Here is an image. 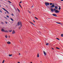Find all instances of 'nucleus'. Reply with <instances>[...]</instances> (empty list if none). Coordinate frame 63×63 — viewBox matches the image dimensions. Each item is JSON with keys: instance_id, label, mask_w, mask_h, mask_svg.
Returning <instances> with one entry per match:
<instances>
[{"instance_id": "obj_28", "label": "nucleus", "mask_w": 63, "mask_h": 63, "mask_svg": "<svg viewBox=\"0 0 63 63\" xmlns=\"http://www.w3.org/2000/svg\"><path fill=\"white\" fill-rule=\"evenodd\" d=\"M50 5H52V3H50Z\"/></svg>"}, {"instance_id": "obj_21", "label": "nucleus", "mask_w": 63, "mask_h": 63, "mask_svg": "<svg viewBox=\"0 0 63 63\" xmlns=\"http://www.w3.org/2000/svg\"><path fill=\"white\" fill-rule=\"evenodd\" d=\"M56 23H57L58 24H61V23H58L57 22H56Z\"/></svg>"}, {"instance_id": "obj_55", "label": "nucleus", "mask_w": 63, "mask_h": 63, "mask_svg": "<svg viewBox=\"0 0 63 63\" xmlns=\"http://www.w3.org/2000/svg\"><path fill=\"white\" fill-rule=\"evenodd\" d=\"M5 1L6 0H5Z\"/></svg>"}, {"instance_id": "obj_13", "label": "nucleus", "mask_w": 63, "mask_h": 63, "mask_svg": "<svg viewBox=\"0 0 63 63\" xmlns=\"http://www.w3.org/2000/svg\"><path fill=\"white\" fill-rule=\"evenodd\" d=\"M4 32H6V33H9V32L8 31L5 30L4 31Z\"/></svg>"}, {"instance_id": "obj_46", "label": "nucleus", "mask_w": 63, "mask_h": 63, "mask_svg": "<svg viewBox=\"0 0 63 63\" xmlns=\"http://www.w3.org/2000/svg\"><path fill=\"white\" fill-rule=\"evenodd\" d=\"M0 12L2 13V11H0Z\"/></svg>"}, {"instance_id": "obj_52", "label": "nucleus", "mask_w": 63, "mask_h": 63, "mask_svg": "<svg viewBox=\"0 0 63 63\" xmlns=\"http://www.w3.org/2000/svg\"><path fill=\"white\" fill-rule=\"evenodd\" d=\"M16 11H17V10L16 9Z\"/></svg>"}, {"instance_id": "obj_22", "label": "nucleus", "mask_w": 63, "mask_h": 63, "mask_svg": "<svg viewBox=\"0 0 63 63\" xmlns=\"http://www.w3.org/2000/svg\"><path fill=\"white\" fill-rule=\"evenodd\" d=\"M4 62H5V60H3V61H2V63H4Z\"/></svg>"}, {"instance_id": "obj_45", "label": "nucleus", "mask_w": 63, "mask_h": 63, "mask_svg": "<svg viewBox=\"0 0 63 63\" xmlns=\"http://www.w3.org/2000/svg\"><path fill=\"white\" fill-rule=\"evenodd\" d=\"M63 24L61 23V25H62Z\"/></svg>"}, {"instance_id": "obj_50", "label": "nucleus", "mask_w": 63, "mask_h": 63, "mask_svg": "<svg viewBox=\"0 0 63 63\" xmlns=\"http://www.w3.org/2000/svg\"><path fill=\"white\" fill-rule=\"evenodd\" d=\"M0 7H1V5H0Z\"/></svg>"}, {"instance_id": "obj_4", "label": "nucleus", "mask_w": 63, "mask_h": 63, "mask_svg": "<svg viewBox=\"0 0 63 63\" xmlns=\"http://www.w3.org/2000/svg\"><path fill=\"white\" fill-rule=\"evenodd\" d=\"M45 5L46 6H47L48 5H49V3L48 2H46L45 3Z\"/></svg>"}, {"instance_id": "obj_5", "label": "nucleus", "mask_w": 63, "mask_h": 63, "mask_svg": "<svg viewBox=\"0 0 63 63\" xmlns=\"http://www.w3.org/2000/svg\"><path fill=\"white\" fill-rule=\"evenodd\" d=\"M43 53L44 55V56H46L47 55V53H46V52H45V51H43Z\"/></svg>"}, {"instance_id": "obj_15", "label": "nucleus", "mask_w": 63, "mask_h": 63, "mask_svg": "<svg viewBox=\"0 0 63 63\" xmlns=\"http://www.w3.org/2000/svg\"><path fill=\"white\" fill-rule=\"evenodd\" d=\"M55 8H56V9H58V7L57 6H55Z\"/></svg>"}, {"instance_id": "obj_31", "label": "nucleus", "mask_w": 63, "mask_h": 63, "mask_svg": "<svg viewBox=\"0 0 63 63\" xmlns=\"http://www.w3.org/2000/svg\"><path fill=\"white\" fill-rule=\"evenodd\" d=\"M6 16L7 17H9L8 16Z\"/></svg>"}, {"instance_id": "obj_19", "label": "nucleus", "mask_w": 63, "mask_h": 63, "mask_svg": "<svg viewBox=\"0 0 63 63\" xmlns=\"http://www.w3.org/2000/svg\"><path fill=\"white\" fill-rule=\"evenodd\" d=\"M30 23H31L32 24H33V25H35L34 24L32 23V22H31L30 21Z\"/></svg>"}, {"instance_id": "obj_43", "label": "nucleus", "mask_w": 63, "mask_h": 63, "mask_svg": "<svg viewBox=\"0 0 63 63\" xmlns=\"http://www.w3.org/2000/svg\"><path fill=\"white\" fill-rule=\"evenodd\" d=\"M40 62L41 63H42V61H40Z\"/></svg>"}, {"instance_id": "obj_44", "label": "nucleus", "mask_w": 63, "mask_h": 63, "mask_svg": "<svg viewBox=\"0 0 63 63\" xmlns=\"http://www.w3.org/2000/svg\"><path fill=\"white\" fill-rule=\"evenodd\" d=\"M6 24H7V22H6Z\"/></svg>"}, {"instance_id": "obj_25", "label": "nucleus", "mask_w": 63, "mask_h": 63, "mask_svg": "<svg viewBox=\"0 0 63 63\" xmlns=\"http://www.w3.org/2000/svg\"><path fill=\"white\" fill-rule=\"evenodd\" d=\"M56 48H57V49H60V48H58V47H56Z\"/></svg>"}, {"instance_id": "obj_36", "label": "nucleus", "mask_w": 63, "mask_h": 63, "mask_svg": "<svg viewBox=\"0 0 63 63\" xmlns=\"http://www.w3.org/2000/svg\"><path fill=\"white\" fill-rule=\"evenodd\" d=\"M52 48V49H53V50H54V48Z\"/></svg>"}, {"instance_id": "obj_51", "label": "nucleus", "mask_w": 63, "mask_h": 63, "mask_svg": "<svg viewBox=\"0 0 63 63\" xmlns=\"http://www.w3.org/2000/svg\"><path fill=\"white\" fill-rule=\"evenodd\" d=\"M5 14H6V12H5Z\"/></svg>"}, {"instance_id": "obj_2", "label": "nucleus", "mask_w": 63, "mask_h": 63, "mask_svg": "<svg viewBox=\"0 0 63 63\" xmlns=\"http://www.w3.org/2000/svg\"><path fill=\"white\" fill-rule=\"evenodd\" d=\"M54 11H55V12L56 13H59L60 12V11H58L57 10H56V9H54Z\"/></svg>"}, {"instance_id": "obj_11", "label": "nucleus", "mask_w": 63, "mask_h": 63, "mask_svg": "<svg viewBox=\"0 0 63 63\" xmlns=\"http://www.w3.org/2000/svg\"><path fill=\"white\" fill-rule=\"evenodd\" d=\"M51 12H53L54 11L53 9L52 8L51 9Z\"/></svg>"}, {"instance_id": "obj_10", "label": "nucleus", "mask_w": 63, "mask_h": 63, "mask_svg": "<svg viewBox=\"0 0 63 63\" xmlns=\"http://www.w3.org/2000/svg\"><path fill=\"white\" fill-rule=\"evenodd\" d=\"M37 56L38 58L39 57V53H38L37 54Z\"/></svg>"}, {"instance_id": "obj_1", "label": "nucleus", "mask_w": 63, "mask_h": 63, "mask_svg": "<svg viewBox=\"0 0 63 63\" xmlns=\"http://www.w3.org/2000/svg\"><path fill=\"white\" fill-rule=\"evenodd\" d=\"M17 24L18 26H19L20 24V26L19 27V30L21 28V27H22V22H21L19 21L17 23Z\"/></svg>"}, {"instance_id": "obj_42", "label": "nucleus", "mask_w": 63, "mask_h": 63, "mask_svg": "<svg viewBox=\"0 0 63 63\" xmlns=\"http://www.w3.org/2000/svg\"><path fill=\"white\" fill-rule=\"evenodd\" d=\"M61 1H63V0H61Z\"/></svg>"}, {"instance_id": "obj_40", "label": "nucleus", "mask_w": 63, "mask_h": 63, "mask_svg": "<svg viewBox=\"0 0 63 63\" xmlns=\"http://www.w3.org/2000/svg\"><path fill=\"white\" fill-rule=\"evenodd\" d=\"M17 63H20V62H17Z\"/></svg>"}, {"instance_id": "obj_23", "label": "nucleus", "mask_w": 63, "mask_h": 63, "mask_svg": "<svg viewBox=\"0 0 63 63\" xmlns=\"http://www.w3.org/2000/svg\"><path fill=\"white\" fill-rule=\"evenodd\" d=\"M59 10H60V9H61V7H60V6H59Z\"/></svg>"}, {"instance_id": "obj_47", "label": "nucleus", "mask_w": 63, "mask_h": 63, "mask_svg": "<svg viewBox=\"0 0 63 63\" xmlns=\"http://www.w3.org/2000/svg\"><path fill=\"white\" fill-rule=\"evenodd\" d=\"M5 18H6V17H5Z\"/></svg>"}, {"instance_id": "obj_9", "label": "nucleus", "mask_w": 63, "mask_h": 63, "mask_svg": "<svg viewBox=\"0 0 63 63\" xmlns=\"http://www.w3.org/2000/svg\"><path fill=\"white\" fill-rule=\"evenodd\" d=\"M53 16H56V17L57 16V15H56L55 14H52Z\"/></svg>"}, {"instance_id": "obj_26", "label": "nucleus", "mask_w": 63, "mask_h": 63, "mask_svg": "<svg viewBox=\"0 0 63 63\" xmlns=\"http://www.w3.org/2000/svg\"><path fill=\"white\" fill-rule=\"evenodd\" d=\"M5 37L6 38H7V35H5Z\"/></svg>"}, {"instance_id": "obj_29", "label": "nucleus", "mask_w": 63, "mask_h": 63, "mask_svg": "<svg viewBox=\"0 0 63 63\" xmlns=\"http://www.w3.org/2000/svg\"><path fill=\"white\" fill-rule=\"evenodd\" d=\"M19 6H20V7H21V8H22V7H21V5H20V4H19Z\"/></svg>"}, {"instance_id": "obj_54", "label": "nucleus", "mask_w": 63, "mask_h": 63, "mask_svg": "<svg viewBox=\"0 0 63 63\" xmlns=\"http://www.w3.org/2000/svg\"><path fill=\"white\" fill-rule=\"evenodd\" d=\"M12 22V23H13V22Z\"/></svg>"}, {"instance_id": "obj_41", "label": "nucleus", "mask_w": 63, "mask_h": 63, "mask_svg": "<svg viewBox=\"0 0 63 63\" xmlns=\"http://www.w3.org/2000/svg\"><path fill=\"white\" fill-rule=\"evenodd\" d=\"M33 7V6H32V7Z\"/></svg>"}, {"instance_id": "obj_8", "label": "nucleus", "mask_w": 63, "mask_h": 63, "mask_svg": "<svg viewBox=\"0 0 63 63\" xmlns=\"http://www.w3.org/2000/svg\"><path fill=\"white\" fill-rule=\"evenodd\" d=\"M55 6L54 5V4H53L52 5V6H51L50 7V8H53V7H54Z\"/></svg>"}, {"instance_id": "obj_34", "label": "nucleus", "mask_w": 63, "mask_h": 63, "mask_svg": "<svg viewBox=\"0 0 63 63\" xmlns=\"http://www.w3.org/2000/svg\"><path fill=\"white\" fill-rule=\"evenodd\" d=\"M21 3H22V1H21L19 3L20 4Z\"/></svg>"}, {"instance_id": "obj_30", "label": "nucleus", "mask_w": 63, "mask_h": 63, "mask_svg": "<svg viewBox=\"0 0 63 63\" xmlns=\"http://www.w3.org/2000/svg\"><path fill=\"white\" fill-rule=\"evenodd\" d=\"M8 2H9V3H11V2L10 1H8Z\"/></svg>"}, {"instance_id": "obj_14", "label": "nucleus", "mask_w": 63, "mask_h": 63, "mask_svg": "<svg viewBox=\"0 0 63 63\" xmlns=\"http://www.w3.org/2000/svg\"><path fill=\"white\" fill-rule=\"evenodd\" d=\"M48 45H49V44L47 43L46 44V46H48Z\"/></svg>"}, {"instance_id": "obj_33", "label": "nucleus", "mask_w": 63, "mask_h": 63, "mask_svg": "<svg viewBox=\"0 0 63 63\" xmlns=\"http://www.w3.org/2000/svg\"><path fill=\"white\" fill-rule=\"evenodd\" d=\"M33 22H35V21H34V20H33Z\"/></svg>"}, {"instance_id": "obj_48", "label": "nucleus", "mask_w": 63, "mask_h": 63, "mask_svg": "<svg viewBox=\"0 0 63 63\" xmlns=\"http://www.w3.org/2000/svg\"><path fill=\"white\" fill-rule=\"evenodd\" d=\"M6 7H7V5H6Z\"/></svg>"}, {"instance_id": "obj_38", "label": "nucleus", "mask_w": 63, "mask_h": 63, "mask_svg": "<svg viewBox=\"0 0 63 63\" xmlns=\"http://www.w3.org/2000/svg\"><path fill=\"white\" fill-rule=\"evenodd\" d=\"M29 13H31V12H30V11H29Z\"/></svg>"}, {"instance_id": "obj_17", "label": "nucleus", "mask_w": 63, "mask_h": 63, "mask_svg": "<svg viewBox=\"0 0 63 63\" xmlns=\"http://www.w3.org/2000/svg\"><path fill=\"white\" fill-rule=\"evenodd\" d=\"M12 55H13V54H9V56H10V57H11L12 56Z\"/></svg>"}, {"instance_id": "obj_3", "label": "nucleus", "mask_w": 63, "mask_h": 63, "mask_svg": "<svg viewBox=\"0 0 63 63\" xmlns=\"http://www.w3.org/2000/svg\"><path fill=\"white\" fill-rule=\"evenodd\" d=\"M2 9L4 10L5 11H6V12L7 13V14H9V12L8 11H7V10H6V9H5L4 8H2Z\"/></svg>"}, {"instance_id": "obj_32", "label": "nucleus", "mask_w": 63, "mask_h": 63, "mask_svg": "<svg viewBox=\"0 0 63 63\" xmlns=\"http://www.w3.org/2000/svg\"><path fill=\"white\" fill-rule=\"evenodd\" d=\"M11 15H12V16H14V14H11Z\"/></svg>"}, {"instance_id": "obj_20", "label": "nucleus", "mask_w": 63, "mask_h": 63, "mask_svg": "<svg viewBox=\"0 0 63 63\" xmlns=\"http://www.w3.org/2000/svg\"><path fill=\"white\" fill-rule=\"evenodd\" d=\"M11 19V20L12 21H14V20L13 19L11 18H10Z\"/></svg>"}, {"instance_id": "obj_18", "label": "nucleus", "mask_w": 63, "mask_h": 63, "mask_svg": "<svg viewBox=\"0 0 63 63\" xmlns=\"http://www.w3.org/2000/svg\"><path fill=\"white\" fill-rule=\"evenodd\" d=\"M9 31L10 32H12V30H9Z\"/></svg>"}, {"instance_id": "obj_12", "label": "nucleus", "mask_w": 63, "mask_h": 63, "mask_svg": "<svg viewBox=\"0 0 63 63\" xmlns=\"http://www.w3.org/2000/svg\"><path fill=\"white\" fill-rule=\"evenodd\" d=\"M1 31H2V32H5V30H4L3 29H2Z\"/></svg>"}, {"instance_id": "obj_24", "label": "nucleus", "mask_w": 63, "mask_h": 63, "mask_svg": "<svg viewBox=\"0 0 63 63\" xmlns=\"http://www.w3.org/2000/svg\"><path fill=\"white\" fill-rule=\"evenodd\" d=\"M35 18L36 19H37V20L38 19V18H37V17H36L35 16Z\"/></svg>"}, {"instance_id": "obj_39", "label": "nucleus", "mask_w": 63, "mask_h": 63, "mask_svg": "<svg viewBox=\"0 0 63 63\" xmlns=\"http://www.w3.org/2000/svg\"><path fill=\"white\" fill-rule=\"evenodd\" d=\"M19 55H20V53H19Z\"/></svg>"}, {"instance_id": "obj_16", "label": "nucleus", "mask_w": 63, "mask_h": 63, "mask_svg": "<svg viewBox=\"0 0 63 63\" xmlns=\"http://www.w3.org/2000/svg\"><path fill=\"white\" fill-rule=\"evenodd\" d=\"M17 10L18 11V12H19V13H20V10H19L18 9V8H17Z\"/></svg>"}, {"instance_id": "obj_37", "label": "nucleus", "mask_w": 63, "mask_h": 63, "mask_svg": "<svg viewBox=\"0 0 63 63\" xmlns=\"http://www.w3.org/2000/svg\"><path fill=\"white\" fill-rule=\"evenodd\" d=\"M8 37H9V38H10V36H9Z\"/></svg>"}, {"instance_id": "obj_53", "label": "nucleus", "mask_w": 63, "mask_h": 63, "mask_svg": "<svg viewBox=\"0 0 63 63\" xmlns=\"http://www.w3.org/2000/svg\"><path fill=\"white\" fill-rule=\"evenodd\" d=\"M1 0V1H2V0Z\"/></svg>"}, {"instance_id": "obj_49", "label": "nucleus", "mask_w": 63, "mask_h": 63, "mask_svg": "<svg viewBox=\"0 0 63 63\" xmlns=\"http://www.w3.org/2000/svg\"><path fill=\"white\" fill-rule=\"evenodd\" d=\"M31 63H32V62H31Z\"/></svg>"}, {"instance_id": "obj_27", "label": "nucleus", "mask_w": 63, "mask_h": 63, "mask_svg": "<svg viewBox=\"0 0 63 63\" xmlns=\"http://www.w3.org/2000/svg\"><path fill=\"white\" fill-rule=\"evenodd\" d=\"M56 39H57V40H59V41L60 40V39H59L58 38H56Z\"/></svg>"}, {"instance_id": "obj_6", "label": "nucleus", "mask_w": 63, "mask_h": 63, "mask_svg": "<svg viewBox=\"0 0 63 63\" xmlns=\"http://www.w3.org/2000/svg\"><path fill=\"white\" fill-rule=\"evenodd\" d=\"M16 33V32H15V31L14 30H13L12 31V34H15Z\"/></svg>"}, {"instance_id": "obj_7", "label": "nucleus", "mask_w": 63, "mask_h": 63, "mask_svg": "<svg viewBox=\"0 0 63 63\" xmlns=\"http://www.w3.org/2000/svg\"><path fill=\"white\" fill-rule=\"evenodd\" d=\"M7 43L8 45H10V44H11V43L10 42V41H8L7 42Z\"/></svg>"}, {"instance_id": "obj_35", "label": "nucleus", "mask_w": 63, "mask_h": 63, "mask_svg": "<svg viewBox=\"0 0 63 63\" xmlns=\"http://www.w3.org/2000/svg\"><path fill=\"white\" fill-rule=\"evenodd\" d=\"M1 23H2V24H4V23L3 22H1Z\"/></svg>"}]
</instances>
